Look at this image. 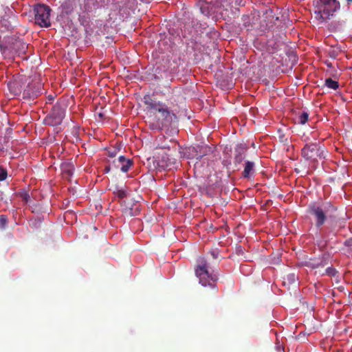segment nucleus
Segmentation results:
<instances>
[{
  "mask_svg": "<svg viewBox=\"0 0 352 352\" xmlns=\"http://www.w3.org/2000/svg\"><path fill=\"white\" fill-rule=\"evenodd\" d=\"M115 193L119 198H124L126 196V191L123 188H119L118 187H116V191Z\"/></svg>",
  "mask_w": 352,
  "mask_h": 352,
  "instance_id": "obj_13",
  "label": "nucleus"
},
{
  "mask_svg": "<svg viewBox=\"0 0 352 352\" xmlns=\"http://www.w3.org/2000/svg\"><path fill=\"white\" fill-rule=\"evenodd\" d=\"M242 20L243 22V25L247 28V30H250V28H252V25L250 23V16L248 15H243L242 16Z\"/></svg>",
  "mask_w": 352,
  "mask_h": 352,
  "instance_id": "obj_12",
  "label": "nucleus"
},
{
  "mask_svg": "<svg viewBox=\"0 0 352 352\" xmlns=\"http://www.w3.org/2000/svg\"><path fill=\"white\" fill-rule=\"evenodd\" d=\"M5 50H6V48H5V47L3 48L2 46H1V52H2L3 54H4V53H5Z\"/></svg>",
  "mask_w": 352,
  "mask_h": 352,
  "instance_id": "obj_19",
  "label": "nucleus"
},
{
  "mask_svg": "<svg viewBox=\"0 0 352 352\" xmlns=\"http://www.w3.org/2000/svg\"><path fill=\"white\" fill-rule=\"evenodd\" d=\"M12 47L14 53L18 54V56H21L26 53L28 45L21 40H16L12 43Z\"/></svg>",
  "mask_w": 352,
  "mask_h": 352,
  "instance_id": "obj_9",
  "label": "nucleus"
},
{
  "mask_svg": "<svg viewBox=\"0 0 352 352\" xmlns=\"http://www.w3.org/2000/svg\"><path fill=\"white\" fill-rule=\"evenodd\" d=\"M51 8L45 4H37L34 7L35 23L42 28H48L50 22Z\"/></svg>",
  "mask_w": 352,
  "mask_h": 352,
  "instance_id": "obj_3",
  "label": "nucleus"
},
{
  "mask_svg": "<svg viewBox=\"0 0 352 352\" xmlns=\"http://www.w3.org/2000/svg\"><path fill=\"white\" fill-rule=\"evenodd\" d=\"M144 103L149 113V127L153 130L162 131L170 126L176 115L160 101L151 98L149 96L144 97Z\"/></svg>",
  "mask_w": 352,
  "mask_h": 352,
  "instance_id": "obj_1",
  "label": "nucleus"
},
{
  "mask_svg": "<svg viewBox=\"0 0 352 352\" xmlns=\"http://www.w3.org/2000/svg\"><path fill=\"white\" fill-rule=\"evenodd\" d=\"M113 164L116 168H120L123 173H126L133 165V162L131 160L120 155L116 160L113 161Z\"/></svg>",
  "mask_w": 352,
  "mask_h": 352,
  "instance_id": "obj_8",
  "label": "nucleus"
},
{
  "mask_svg": "<svg viewBox=\"0 0 352 352\" xmlns=\"http://www.w3.org/2000/svg\"><path fill=\"white\" fill-rule=\"evenodd\" d=\"M254 163L250 161L245 162V166L243 172L244 177H249L252 171L253 170Z\"/></svg>",
  "mask_w": 352,
  "mask_h": 352,
  "instance_id": "obj_11",
  "label": "nucleus"
},
{
  "mask_svg": "<svg viewBox=\"0 0 352 352\" xmlns=\"http://www.w3.org/2000/svg\"><path fill=\"white\" fill-rule=\"evenodd\" d=\"M61 170L65 177H69L73 175L74 167L72 162H64L61 164Z\"/></svg>",
  "mask_w": 352,
  "mask_h": 352,
  "instance_id": "obj_10",
  "label": "nucleus"
},
{
  "mask_svg": "<svg viewBox=\"0 0 352 352\" xmlns=\"http://www.w3.org/2000/svg\"><path fill=\"white\" fill-rule=\"evenodd\" d=\"M8 222L6 216L0 215V229H3L6 227Z\"/></svg>",
  "mask_w": 352,
  "mask_h": 352,
  "instance_id": "obj_14",
  "label": "nucleus"
},
{
  "mask_svg": "<svg viewBox=\"0 0 352 352\" xmlns=\"http://www.w3.org/2000/svg\"><path fill=\"white\" fill-rule=\"evenodd\" d=\"M109 156H110V157H113V156H114L113 153H110V154H109Z\"/></svg>",
  "mask_w": 352,
  "mask_h": 352,
  "instance_id": "obj_20",
  "label": "nucleus"
},
{
  "mask_svg": "<svg viewBox=\"0 0 352 352\" xmlns=\"http://www.w3.org/2000/svg\"><path fill=\"white\" fill-rule=\"evenodd\" d=\"M66 106L56 104L54 105L49 115L45 118V122L51 126H57L62 123L65 116Z\"/></svg>",
  "mask_w": 352,
  "mask_h": 352,
  "instance_id": "obj_4",
  "label": "nucleus"
},
{
  "mask_svg": "<svg viewBox=\"0 0 352 352\" xmlns=\"http://www.w3.org/2000/svg\"><path fill=\"white\" fill-rule=\"evenodd\" d=\"M210 264L204 256H199L196 261L195 266V274L199 279V283L204 287L207 285L214 287V283L217 280V275L210 271Z\"/></svg>",
  "mask_w": 352,
  "mask_h": 352,
  "instance_id": "obj_2",
  "label": "nucleus"
},
{
  "mask_svg": "<svg viewBox=\"0 0 352 352\" xmlns=\"http://www.w3.org/2000/svg\"><path fill=\"white\" fill-rule=\"evenodd\" d=\"M41 86L38 83H29L23 91V98L28 100H34L41 94Z\"/></svg>",
  "mask_w": 352,
  "mask_h": 352,
  "instance_id": "obj_5",
  "label": "nucleus"
},
{
  "mask_svg": "<svg viewBox=\"0 0 352 352\" xmlns=\"http://www.w3.org/2000/svg\"><path fill=\"white\" fill-rule=\"evenodd\" d=\"M7 177V171L2 167H0V181H3Z\"/></svg>",
  "mask_w": 352,
  "mask_h": 352,
  "instance_id": "obj_15",
  "label": "nucleus"
},
{
  "mask_svg": "<svg viewBox=\"0 0 352 352\" xmlns=\"http://www.w3.org/2000/svg\"><path fill=\"white\" fill-rule=\"evenodd\" d=\"M212 256H213L214 258H215V257H216V255H215L214 252H212Z\"/></svg>",
  "mask_w": 352,
  "mask_h": 352,
  "instance_id": "obj_21",
  "label": "nucleus"
},
{
  "mask_svg": "<svg viewBox=\"0 0 352 352\" xmlns=\"http://www.w3.org/2000/svg\"><path fill=\"white\" fill-rule=\"evenodd\" d=\"M248 148V145L244 143H239L236 146L234 157V162L235 164H241L243 161Z\"/></svg>",
  "mask_w": 352,
  "mask_h": 352,
  "instance_id": "obj_7",
  "label": "nucleus"
},
{
  "mask_svg": "<svg viewBox=\"0 0 352 352\" xmlns=\"http://www.w3.org/2000/svg\"><path fill=\"white\" fill-rule=\"evenodd\" d=\"M261 283H262V278H259L257 281L254 282V285L255 286H256L257 285H261Z\"/></svg>",
  "mask_w": 352,
  "mask_h": 352,
  "instance_id": "obj_17",
  "label": "nucleus"
},
{
  "mask_svg": "<svg viewBox=\"0 0 352 352\" xmlns=\"http://www.w3.org/2000/svg\"><path fill=\"white\" fill-rule=\"evenodd\" d=\"M16 25L17 21L14 15L12 14L1 16L0 20L1 31H11Z\"/></svg>",
  "mask_w": 352,
  "mask_h": 352,
  "instance_id": "obj_6",
  "label": "nucleus"
},
{
  "mask_svg": "<svg viewBox=\"0 0 352 352\" xmlns=\"http://www.w3.org/2000/svg\"><path fill=\"white\" fill-rule=\"evenodd\" d=\"M19 195L23 201H25V202L28 201L30 195L27 192H25V191L21 192L19 193Z\"/></svg>",
  "mask_w": 352,
  "mask_h": 352,
  "instance_id": "obj_16",
  "label": "nucleus"
},
{
  "mask_svg": "<svg viewBox=\"0 0 352 352\" xmlns=\"http://www.w3.org/2000/svg\"><path fill=\"white\" fill-rule=\"evenodd\" d=\"M111 170V167L110 166H107L105 168H104V172L107 173H109Z\"/></svg>",
  "mask_w": 352,
  "mask_h": 352,
  "instance_id": "obj_18",
  "label": "nucleus"
}]
</instances>
